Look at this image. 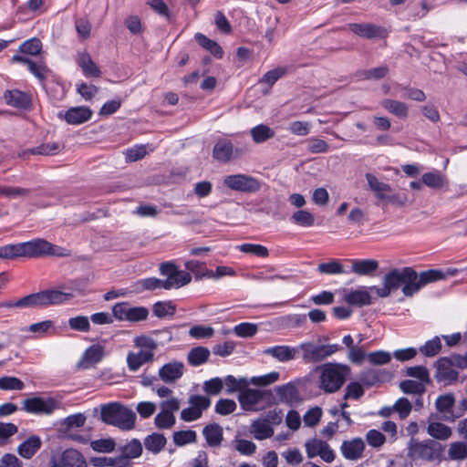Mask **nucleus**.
Segmentation results:
<instances>
[{
  "label": "nucleus",
  "instance_id": "obj_1",
  "mask_svg": "<svg viewBox=\"0 0 467 467\" xmlns=\"http://www.w3.org/2000/svg\"><path fill=\"white\" fill-rule=\"evenodd\" d=\"M54 255L58 257L67 256L68 253L65 248L52 244L44 239L7 244L0 246L1 259H16L17 257H40Z\"/></svg>",
  "mask_w": 467,
  "mask_h": 467
},
{
  "label": "nucleus",
  "instance_id": "obj_2",
  "mask_svg": "<svg viewBox=\"0 0 467 467\" xmlns=\"http://www.w3.org/2000/svg\"><path fill=\"white\" fill-rule=\"evenodd\" d=\"M100 420L108 425L121 431H130L135 428L136 413L120 402H109L99 407Z\"/></svg>",
  "mask_w": 467,
  "mask_h": 467
},
{
  "label": "nucleus",
  "instance_id": "obj_3",
  "mask_svg": "<svg viewBox=\"0 0 467 467\" xmlns=\"http://www.w3.org/2000/svg\"><path fill=\"white\" fill-rule=\"evenodd\" d=\"M413 279H415L414 269L412 267H403L401 269L394 268L388 272L382 280V287L371 286L378 296L385 298L390 296L392 292L397 291L401 287L404 294L405 287L412 285Z\"/></svg>",
  "mask_w": 467,
  "mask_h": 467
},
{
  "label": "nucleus",
  "instance_id": "obj_4",
  "mask_svg": "<svg viewBox=\"0 0 467 467\" xmlns=\"http://www.w3.org/2000/svg\"><path fill=\"white\" fill-rule=\"evenodd\" d=\"M74 297L73 293H66L56 289H48L27 295L17 300V308L46 307L62 304Z\"/></svg>",
  "mask_w": 467,
  "mask_h": 467
},
{
  "label": "nucleus",
  "instance_id": "obj_5",
  "mask_svg": "<svg viewBox=\"0 0 467 467\" xmlns=\"http://www.w3.org/2000/svg\"><path fill=\"white\" fill-rule=\"evenodd\" d=\"M350 374L348 365L339 363H327L321 368L319 388L326 393H334L341 389Z\"/></svg>",
  "mask_w": 467,
  "mask_h": 467
},
{
  "label": "nucleus",
  "instance_id": "obj_6",
  "mask_svg": "<svg viewBox=\"0 0 467 467\" xmlns=\"http://www.w3.org/2000/svg\"><path fill=\"white\" fill-rule=\"evenodd\" d=\"M443 446L435 440L418 441L411 438L408 443L407 456L414 462H433L441 458Z\"/></svg>",
  "mask_w": 467,
  "mask_h": 467
},
{
  "label": "nucleus",
  "instance_id": "obj_7",
  "mask_svg": "<svg viewBox=\"0 0 467 467\" xmlns=\"http://www.w3.org/2000/svg\"><path fill=\"white\" fill-rule=\"evenodd\" d=\"M112 314L119 321L138 322L147 318L149 310L144 306H130L128 302H121L113 306Z\"/></svg>",
  "mask_w": 467,
  "mask_h": 467
},
{
  "label": "nucleus",
  "instance_id": "obj_8",
  "mask_svg": "<svg viewBox=\"0 0 467 467\" xmlns=\"http://www.w3.org/2000/svg\"><path fill=\"white\" fill-rule=\"evenodd\" d=\"M415 279L411 283L412 285L406 286L404 291V296L407 297L413 296L416 293H418L423 286L430 283H433L439 280H442L446 277V275L442 270L440 269H430L427 271L421 272L420 275L414 270Z\"/></svg>",
  "mask_w": 467,
  "mask_h": 467
},
{
  "label": "nucleus",
  "instance_id": "obj_9",
  "mask_svg": "<svg viewBox=\"0 0 467 467\" xmlns=\"http://www.w3.org/2000/svg\"><path fill=\"white\" fill-rule=\"evenodd\" d=\"M223 183L231 190L243 192H256L261 188L257 179L242 173L226 176Z\"/></svg>",
  "mask_w": 467,
  "mask_h": 467
},
{
  "label": "nucleus",
  "instance_id": "obj_10",
  "mask_svg": "<svg viewBox=\"0 0 467 467\" xmlns=\"http://www.w3.org/2000/svg\"><path fill=\"white\" fill-rule=\"evenodd\" d=\"M23 409L34 414H51L57 407V401L52 398L41 397L29 398L24 400Z\"/></svg>",
  "mask_w": 467,
  "mask_h": 467
},
{
  "label": "nucleus",
  "instance_id": "obj_11",
  "mask_svg": "<svg viewBox=\"0 0 467 467\" xmlns=\"http://www.w3.org/2000/svg\"><path fill=\"white\" fill-rule=\"evenodd\" d=\"M270 390L254 389L247 386L239 394L238 400L244 410H257L254 406L266 398L270 400Z\"/></svg>",
  "mask_w": 467,
  "mask_h": 467
},
{
  "label": "nucleus",
  "instance_id": "obj_12",
  "mask_svg": "<svg viewBox=\"0 0 467 467\" xmlns=\"http://www.w3.org/2000/svg\"><path fill=\"white\" fill-rule=\"evenodd\" d=\"M244 153L239 148H234L231 140H220L213 146V157L221 162H227L232 159H237Z\"/></svg>",
  "mask_w": 467,
  "mask_h": 467
},
{
  "label": "nucleus",
  "instance_id": "obj_13",
  "mask_svg": "<svg viewBox=\"0 0 467 467\" xmlns=\"http://www.w3.org/2000/svg\"><path fill=\"white\" fill-rule=\"evenodd\" d=\"M51 467H88L84 456L75 449H67L63 451L57 462L52 460Z\"/></svg>",
  "mask_w": 467,
  "mask_h": 467
},
{
  "label": "nucleus",
  "instance_id": "obj_14",
  "mask_svg": "<svg viewBox=\"0 0 467 467\" xmlns=\"http://www.w3.org/2000/svg\"><path fill=\"white\" fill-rule=\"evenodd\" d=\"M275 390L278 396V400H275V398L272 395V397H270V401L273 403L281 402L292 406L299 401L298 389L292 383L277 386Z\"/></svg>",
  "mask_w": 467,
  "mask_h": 467
},
{
  "label": "nucleus",
  "instance_id": "obj_15",
  "mask_svg": "<svg viewBox=\"0 0 467 467\" xmlns=\"http://www.w3.org/2000/svg\"><path fill=\"white\" fill-rule=\"evenodd\" d=\"M366 179L369 189L375 193L379 200L389 202L396 201V196L389 194L392 191L389 184L379 182L378 178L371 173H367Z\"/></svg>",
  "mask_w": 467,
  "mask_h": 467
},
{
  "label": "nucleus",
  "instance_id": "obj_16",
  "mask_svg": "<svg viewBox=\"0 0 467 467\" xmlns=\"http://www.w3.org/2000/svg\"><path fill=\"white\" fill-rule=\"evenodd\" d=\"M435 367L437 371L434 377L437 381L455 382L458 380L459 373L451 368V362L447 357L440 358L435 362Z\"/></svg>",
  "mask_w": 467,
  "mask_h": 467
},
{
  "label": "nucleus",
  "instance_id": "obj_17",
  "mask_svg": "<svg viewBox=\"0 0 467 467\" xmlns=\"http://www.w3.org/2000/svg\"><path fill=\"white\" fill-rule=\"evenodd\" d=\"M350 272L360 276H373L379 268V261L375 259H351Z\"/></svg>",
  "mask_w": 467,
  "mask_h": 467
},
{
  "label": "nucleus",
  "instance_id": "obj_18",
  "mask_svg": "<svg viewBox=\"0 0 467 467\" xmlns=\"http://www.w3.org/2000/svg\"><path fill=\"white\" fill-rule=\"evenodd\" d=\"M76 62L86 77L99 78L101 76L100 68L87 51L78 52Z\"/></svg>",
  "mask_w": 467,
  "mask_h": 467
},
{
  "label": "nucleus",
  "instance_id": "obj_19",
  "mask_svg": "<svg viewBox=\"0 0 467 467\" xmlns=\"http://www.w3.org/2000/svg\"><path fill=\"white\" fill-rule=\"evenodd\" d=\"M342 455L348 460L359 459L365 450V442L361 438H354L350 441H344L340 447Z\"/></svg>",
  "mask_w": 467,
  "mask_h": 467
},
{
  "label": "nucleus",
  "instance_id": "obj_20",
  "mask_svg": "<svg viewBox=\"0 0 467 467\" xmlns=\"http://www.w3.org/2000/svg\"><path fill=\"white\" fill-rule=\"evenodd\" d=\"M4 99L8 105L23 109H29L32 103V99L29 94L17 89L5 90Z\"/></svg>",
  "mask_w": 467,
  "mask_h": 467
},
{
  "label": "nucleus",
  "instance_id": "obj_21",
  "mask_svg": "<svg viewBox=\"0 0 467 467\" xmlns=\"http://www.w3.org/2000/svg\"><path fill=\"white\" fill-rule=\"evenodd\" d=\"M92 117V110L88 107H73L64 114L65 120L70 125H79L89 120Z\"/></svg>",
  "mask_w": 467,
  "mask_h": 467
},
{
  "label": "nucleus",
  "instance_id": "obj_22",
  "mask_svg": "<svg viewBox=\"0 0 467 467\" xmlns=\"http://www.w3.org/2000/svg\"><path fill=\"white\" fill-rule=\"evenodd\" d=\"M390 378L391 373L387 369L369 368L361 373L359 379L362 384L371 387L378 383L389 380Z\"/></svg>",
  "mask_w": 467,
  "mask_h": 467
},
{
  "label": "nucleus",
  "instance_id": "obj_23",
  "mask_svg": "<svg viewBox=\"0 0 467 467\" xmlns=\"http://www.w3.org/2000/svg\"><path fill=\"white\" fill-rule=\"evenodd\" d=\"M263 353L265 355L273 357L280 362H286L296 358V354L298 353V348L284 345L275 346L265 348L263 350Z\"/></svg>",
  "mask_w": 467,
  "mask_h": 467
},
{
  "label": "nucleus",
  "instance_id": "obj_24",
  "mask_svg": "<svg viewBox=\"0 0 467 467\" xmlns=\"http://www.w3.org/2000/svg\"><path fill=\"white\" fill-rule=\"evenodd\" d=\"M344 300L350 306L362 307L372 304V297L367 287H361L356 290H350L346 294Z\"/></svg>",
  "mask_w": 467,
  "mask_h": 467
},
{
  "label": "nucleus",
  "instance_id": "obj_25",
  "mask_svg": "<svg viewBox=\"0 0 467 467\" xmlns=\"http://www.w3.org/2000/svg\"><path fill=\"white\" fill-rule=\"evenodd\" d=\"M183 369L182 362H170L160 368L159 376L166 383L173 382L183 375Z\"/></svg>",
  "mask_w": 467,
  "mask_h": 467
},
{
  "label": "nucleus",
  "instance_id": "obj_26",
  "mask_svg": "<svg viewBox=\"0 0 467 467\" xmlns=\"http://www.w3.org/2000/svg\"><path fill=\"white\" fill-rule=\"evenodd\" d=\"M297 348L303 350L302 358L306 363H317L326 358L322 345L302 343Z\"/></svg>",
  "mask_w": 467,
  "mask_h": 467
},
{
  "label": "nucleus",
  "instance_id": "obj_27",
  "mask_svg": "<svg viewBox=\"0 0 467 467\" xmlns=\"http://www.w3.org/2000/svg\"><path fill=\"white\" fill-rule=\"evenodd\" d=\"M251 432L254 439L263 441L271 438L274 435V428L263 418L259 417L252 422Z\"/></svg>",
  "mask_w": 467,
  "mask_h": 467
},
{
  "label": "nucleus",
  "instance_id": "obj_28",
  "mask_svg": "<svg viewBox=\"0 0 467 467\" xmlns=\"http://www.w3.org/2000/svg\"><path fill=\"white\" fill-rule=\"evenodd\" d=\"M41 444L42 441L40 438L38 436L32 435L18 446L17 452L23 458L30 459L40 449Z\"/></svg>",
  "mask_w": 467,
  "mask_h": 467
},
{
  "label": "nucleus",
  "instance_id": "obj_29",
  "mask_svg": "<svg viewBox=\"0 0 467 467\" xmlns=\"http://www.w3.org/2000/svg\"><path fill=\"white\" fill-rule=\"evenodd\" d=\"M223 433V428L218 423L208 424L202 430L206 442L211 447H218L221 445Z\"/></svg>",
  "mask_w": 467,
  "mask_h": 467
},
{
  "label": "nucleus",
  "instance_id": "obj_30",
  "mask_svg": "<svg viewBox=\"0 0 467 467\" xmlns=\"http://www.w3.org/2000/svg\"><path fill=\"white\" fill-rule=\"evenodd\" d=\"M348 28L356 35L365 37V38H374L376 36H379L380 35V27L373 25V24H367V23H351L348 24Z\"/></svg>",
  "mask_w": 467,
  "mask_h": 467
},
{
  "label": "nucleus",
  "instance_id": "obj_31",
  "mask_svg": "<svg viewBox=\"0 0 467 467\" xmlns=\"http://www.w3.org/2000/svg\"><path fill=\"white\" fill-rule=\"evenodd\" d=\"M105 353V348L99 344H94L88 348L83 355L80 365L88 368V365L97 364L102 360Z\"/></svg>",
  "mask_w": 467,
  "mask_h": 467
},
{
  "label": "nucleus",
  "instance_id": "obj_32",
  "mask_svg": "<svg viewBox=\"0 0 467 467\" xmlns=\"http://www.w3.org/2000/svg\"><path fill=\"white\" fill-rule=\"evenodd\" d=\"M192 280V276L188 272L179 270L174 274L169 275L163 281V288L166 290H170L171 288H180L187 284H189Z\"/></svg>",
  "mask_w": 467,
  "mask_h": 467
},
{
  "label": "nucleus",
  "instance_id": "obj_33",
  "mask_svg": "<svg viewBox=\"0 0 467 467\" xmlns=\"http://www.w3.org/2000/svg\"><path fill=\"white\" fill-rule=\"evenodd\" d=\"M154 353L152 351L140 350L138 353H130L127 357L129 368L131 371L138 370L143 364L153 359Z\"/></svg>",
  "mask_w": 467,
  "mask_h": 467
},
{
  "label": "nucleus",
  "instance_id": "obj_34",
  "mask_svg": "<svg viewBox=\"0 0 467 467\" xmlns=\"http://www.w3.org/2000/svg\"><path fill=\"white\" fill-rule=\"evenodd\" d=\"M380 104L386 110L400 119H406L409 115L408 106L404 102L385 99Z\"/></svg>",
  "mask_w": 467,
  "mask_h": 467
},
{
  "label": "nucleus",
  "instance_id": "obj_35",
  "mask_svg": "<svg viewBox=\"0 0 467 467\" xmlns=\"http://www.w3.org/2000/svg\"><path fill=\"white\" fill-rule=\"evenodd\" d=\"M196 42L204 49L209 51L212 55H213L216 58H222L223 56V48L213 40L208 38L202 33H197L195 35Z\"/></svg>",
  "mask_w": 467,
  "mask_h": 467
},
{
  "label": "nucleus",
  "instance_id": "obj_36",
  "mask_svg": "<svg viewBox=\"0 0 467 467\" xmlns=\"http://www.w3.org/2000/svg\"><path fill=\"white\" fill-rule=\"evenodd\" d=\"M250 134L253 140L259 144L273 139L275 135V132L269 126L265 124H259L251 129Z\"/></svg>",
  "mask_w": 467,
  "mask_h": 467
},
{
  "label": "nucleus",
  "instance_id": "obj_37",
  "mask_svg": "<svg viewBox=\"0 0 467 467\" xmlns=\"http://www.w3.org/2000/svg\"><path fill=\"white\" fill-rule=\"evenodd\" d=\"M167 440L161 433L154 432L144 439L145 448L153 453H159L166 445Z\"/></svg>",
  "mask_w": 467,
  "mask_h": 467
},
{
  "label": "nucleus",
  "instance_id": "obj_38",
  "mask_svg": "<svg viewBox=\"0 0 467 467\" xmlns=\"http://www.w3.org/2000/svg\"><path fill=\"white\" fill-rule=\"evenodd\" d=\"M427 432L435 440L445 441L451 436V430L449 426L441 422L429 421Z\"/></svg>",
  "mask_w": 467,
  "mask_h": 467
},
{
  "label": "nucleus",
  "instance_id": "obj_39",
  "mask_svg": "<svg viewBox=\"0 0 467 467\" xmlns=\"http://www.w3.org/2000/svg\"><path fill=\"white\" fill-rule=\"evenodd\" d=\"M317 271L323 275H341L349 273L345 270L344 265L338 259H331L328 262L319 264L317 265Z\"/></svg>",
  "mask_w": 467,
  "mask_h": 467
},
{
  "label": "nucleus",
  "instance_id": "obj_40",
  "mask_svg": "<svg viewBox=\"0 0 467 467\" xmlns=\"http://www.w3.org/2000/svg\"><path fill=\"white\" fill-rule=\"evenodd\" d=\"M210 357V350L204 347H195L188 353V362L192 366H200L205 363Z\"/></svg>",
  "mask_w": 467,
  "mask_h": 467
},
{
  "label": "nucleus",
  "instance_id": "obj_41",
  "mask_svg": "<svg viewBox=\"0 0 467 467\" xmlns=\"http://www.w3.org/2000/svg\"><path fill=\"white\" fill-rule=\"evenodd\" d=\"M184 265L187 270L194 274L196 279L213 276V270L208 269L203 262L190 260L187 261Z\"/></svg>",
  "mask_w": 467,
  "mask_h": 467
},
{
  "label": "nucleus",
  "instance_id": "obj_42",
  "mask_svg": "<svg viewBox=\"0 0 467 467\" xmlns=\"http://www.w3.org/2000/svg\"><path fill=\"white\" fill-rule=\"evenodd\" d=\"M389 71V69L388 66H381L370 69L360 70L357 73V77L359 79L379 80L384 78L388 75Z\"/></svg>",
  "mask_w": 467,
  "mask_h": 467
},
{
  "label": "nucleus",
  "instance_id": "obj_43",
  "mask_svg": "<svg viewBox=\"0 0 467 467\" xmlns=\"http://www.w3.org/2000/svg\"><path fill=\"white\" fill-rule=\"evenodd\" d=\"M400 389L405 394H415L418 396H422L426 391L424 383L411 379L402 380L400 383Z\"/></svg>",
  "mask_w": 467,
  "mask_h": 467
},
{
  "label": "nucleus",
  "instance_id": "obj_44",
  "mask_svg": "<svg viewBox=\"0 0 467 467\" xmlns=\"http://www.w3.org/2000/svg\"><path fill=\"white\" fill-rule=\"evenodd\" d=\"M290 220L292 223L303 227H311L315 223L314 214L306 210H298L295 212Z\"/></svg>",
  "mask_w": 467,
  "mask_h": 467
},
{
  "label": "nucleus",
  "instance_id": "obj_45",
  "mask_svg": "<svg viewBox=\"0 0 467 467\" xmlns=\"http://www.w3.org/2000/svg\"><path fill=\"white\" fill-rule=\"evenodd\" d=\"M176 423V418L173 414L161 410L154 419L155 426L160 430H168L172 428Z\"/></svg>",
  "mask_w": 467,
  "mask_h": 467
},
{
  "label": "nucleus",
  "instance_id": "obj_46",
  "mask_svg": "<svg viewBox=\"0 0 467 467\" xmlns=\"http://www.w3.org/2000/svg\"><path fill=\"white\" fill-rule=\"evenodd\" d=\"M238 250L244 254H251L257 257H267L269 255V251L267 247L262 245V244H243L239 245Z\"/></svg>",
  "mask_w": 467,
  "mask_h": 467
},
{
  "label": "nucleus",
  "instance_id": "obj_47",
  "mask_svg": "<svg viewBox=\"0 0 467 467\" xmlns=\"http://www.w3.org/2000/svg\"><path fill=\"white\" fill-rule=\"evenodd\" d=\"M406 373L411 378L418 379L421 383L427 385L431 383L429 370L424 366L410 367L407 368Z\"/></svg>",
  "mask_w": 467,
  "mask_h": 467
},
{
  "label": "nucleus",
  "instance_id": "obj_48",
  "mask_svg": "<svg viewBox=\"0 0 467 467\" xmlns=\"http://www.w3.org/2000/svg\"><path fill=\"white\" fill-rule=\"evenodd\" d=\"M422 182L433 189H440L445 184V178L438 171L426 172L422 175Z\"/></svg>",
  "mask_w": 467,
  "mask_h": 467
},
{
  "label": "nucleus",
  "instance_id": "obj_49",
  "mask_svg": "<svg viewBox=\"0 0 467 467\" xmlns=\"http://www.w3.org/2000/svg\"><path fill=\"white\" fill-rule=\"evenodd\" d=\"M197 434L194 431H179L173 433V441L177 446H184L188 443L195 442Z\"/></svg>",
  "mask_w": 467,
  "mask_h": 467
},
{
  "label": "nucleus",
  "instance_id": "obj_50",
  "mask_svg": "<svg viewBox=\"0 0 467 467\" xmlns=\"http://www.w3.org/2000/svg\"><path fill=\"white\" fill-rule=\"evenodd\" d=\"M157 288H163V281L156 277H149L140 279L136 283L137 292H142L145 290H155Z\"/></svg>",
  "mask_w": 467,
  "mask_h": 467
},
{
  "label": "nucleus",
  "instance_id": "obj_51",
  "mask_svg": "<svg viewBox=\"0 0 467 467\" xmlns=\"http://www.w3.org/2000/svg\"><path fill=\"white\" fill-rule=\"evenodd\" d=\"M441 342L439 337H434L420 348V351L426 357H434L441 351Z\"/></svg>",
  "mask_w": 467,
  "mask_h": 467
},
{
  "label": "nucleus",
  "instance_id": "obj_52",
  "mask_svg": "<svg viewBox=\"0 0 467 467\" xmlns=\"http://www.w3.org/2000/svg\"><path fill=\"white\" fill-rule=\"evenodd\" d=\"M85 422L86 416L82 413H77L67 417L63 420L62 426L65 429V432H67L73 428H80L84 426Z\"/></svg>",
  "mask_w": 467,
  "mask_h": 467
},
{
  "label": "nucleus",
  "instance_id": "obj_53",
  "mask_svg": "<svg viewBox=\"0 0 467 467\" xmlns=\"http://www.w3.org/2000/svg\"><path fill=\"white\" fill-rule=\"evenodd\" d=\"M68 326L71 329L79 332H88L90 330V323L88 317L78 316L68 319Z\"/></svg>",
  "mask_w": 467,
  "mask_h": 467
},
{
  "label": "nucleus",
  "instance_id": "obj_54",
  "mask_svg": "<svg viewBox=\"0 0 467 467\" xmlns=\"http://www.w3.org/2000/svg\"><path fill=\"white\" fill-rule=\"evenodd\" d=\"M287 70L285 67H276L267 71L262 78L259 80L260 83H266L269 87H272L279 78L286 74Z\"/></svg>",
  "mask_w": 467,
  "mask_h": 467
},
{
  "label": "nucleus",
  "instance_id": "obj_55",
  "mask_svg": "<svg viewBox=\"0 0 467 467\" xmlns=\"http://www.w3.org/2000/svg\"><path fill=\"white\" fill-rule=\"evenodd\" d=\"M448 453L451 460H463L467 457V445L462 441L452 442Z\"/></svg>",
  "mask_w": 467,
  "mask_h": 467
},
{
  "label": "nucleus",
  "instance_id": "obj_56",
  "mask_svg": "<svg viewBox=\"0 0 467 467\" xmlns=\"http://www.w3.org/2000/svg\"><path fill=\"white\" fill-rule=\"evenodd\" d=\"M42 49V43L37 38H31L25 41L19 47L20 52L26 55H37Z\"/></svg>",
  "mask_w": 467,
  "mask_h": 467
},
{
  "label": "nucleus",
  "instance_id": "obj_57",
  "mask_svg": "<svg viewBox=\"0 0 467 467\" xmlns=\"http://www.w3.org/2000/svg\"><path fill=\"white\" fill-rule=\"evenodd\" d=\"M455 400L453 395L446 394L439 396L436 400L435 406L440 412H450L454 406Z\"/></svg>",
  "mask_w": 467,
  "mask_h": 467
},
{
  "label": "nucleus",
  "instance_id": "obj_58",
  "mask_svg": "<svg viewBox=\"0 0 467 467\" xmlns=\"http://www.w3.org/2000/svg\"><path fill=\"white\" fill-rule=\"evenodd\" d=\"M225 385L228 387L229 393L239 390L240 392L249 385L246 379H235L232 375H228L224 379Z\"/></svg>",
  "mask_w": 467,
  "mask_h": 467
},
{
  "label": "nucleus",
  "instance_id": "obj_59",
  "mask_svg": "<svg viewBox=\"0 0 467 467\" xmlns=\"http://www.w3.org/2000/svg\"><path fill=\"white\" fill-rule=\"evenodd\" d=\"M235 410V401L229 399H220L215 405V412L223 416L233 413Z\"/></svg>",
  "mask_w": 467,
  "mask_h": 467
},
{
  "label": "nucleus",
  "instance_id": "obj_60",
  "mask_svg": "<svg viewBox=\"0 0 467 467\" xmlns=\"http://www.w3.org/2000/svg\"><path fill=\"white\" fill-rule=\"evenodd\" d=\"M25 387L24 382L16 377H3L0 379L1 389L21 390Z\"/></svg>",
  "mask_w": 467,
  "mask_h": 467
},
{
  "label": "nucleus",
  "instance_id": "obj_61",
  "mask_svg": "<svg viewBox=\"0 0 467 467\" xmlns=\"http://www.w3.org/2000/svg\"><path fill=\"white\" fill-rule=\"evenodd\" d=\"M307 150L311 153H325L328 150V144L321 139L310 138L306 140Z\"/></svg>",
  "mask_w": 467,
  "mask_h": 467
},
{
  "label": "nucleus",
  "instance_id": "obj_62",
  "mask_svg": "<svg viewBox=\"0 0 467 467\" xmlns=\"http://www.w3.org/2000/svg\"><path fill=\"white\" fill-rule=\"evenodd\" d=\"M393 409L399 413L400 418L404 420L410 415L412 405L407 398H400L393 405Z\"/></svg>",
  "mask_w": 467,
  "mask_h": 467
},
{
  "label": "nucleus",
  "instance_id": "obj_63",
  "mask_svg": "<svg viewBox=\"0 0 467 467\" xmlns=\"http://www.w3.org/2000/svg\"><path fill=\"white\" fill-rule=\"evenodd\" d=\"M142 445L137 439L131 440L123 449V454L129 456V459H135L141 455Z\"/></svg>",
  "mask_w": 467,
  "mask_h": 467
},
{
  "label": "nucleus",
  "instance_id": "obj_64",
  "mask_svg": "<svg viewBox=\"0 0 467 467\" xmlns=\"http://www.w3.org/2000/svg\"><path fill=\"white\" fill-rule=\"evenodd\" d=\"M367 358L373 365H385L391 360L390 353L383 350L370 352L367 355Z\"/></svg>",
  "mask_w": 467,
  "mask_h": 467
}]
</instances>
